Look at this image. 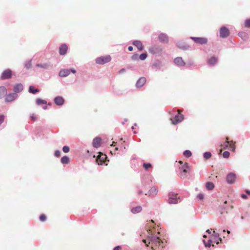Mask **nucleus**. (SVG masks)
Masks as SVG:
<instances>
[{"mask_svg":"<svg viewBox=\"0 0 250 250\" xmlns=\"http://www.w3.org/2000/svg\"><path fill=\"white\" fill-rule=\"evenodd\" d=\"M158 192V188L156 187H153L149 190L148 193H146L145 195H148L149 196H155L157 194Z\"/></svg>","mask_w":250,"mask_h":250,"instance_id":"10","label":"nucleus"},{"mask_svg":"<svg viewBox=\"0 0 250 250\" xmlns=\"http://www.w3.org/2000/svg\"><path fill=\"white\" fill-rule=\"evenodd\" d=\"M111 60L110 56L107 55L104 56H101L97 58L95 61L97 64H104L106 63L109 62Z\"/></svg>","mask_w":250,"mask_h":250,"instance_id":"3","label":"nucleus"},{"mask_svg":"<svg viewBox=\"0 0 250 250\" xmlns=\"http://www.w3.org/2000/svg\"><path fill=\"white\" fill-rule=\"evenodd\" d=\"M146 82V79L145 77H141L140 78L138 81L136 83V86L138 87H141L143 85H144V84Z\"/></svg>","mask_w":250,"mask_h":250,"instance_id":"16","label":"nucleus"},{"mask_svg":"<svg viewBox=\"0 0 250 250\" xmlns=\"http://www.w3.org/2000/svg\"><path fill=\"white\" fill-rule=\"evenodd\" d=\"M235 179L236 175L233 173H229L227 176V181L229 184L233 183L235 182Z\"/></svg>","mask_w":250,"mask_h":250,"instance_id":"9","label":"nucleus"},{"mask_svg":"<svg viewBox=\"0 0 250 250\" xmlns=\"http://www.w3.org/2000/svg\"><path fill=\"white\" fill-rule=\"evenodd\" d=\"M191 152L190 150H187L186 151H184V155L185 157H189L191 156Z\"/></svg>","mask_w":250,"mask_h":250,"instance_id":"32","label":"nucleus"},{"mask_svg":"<svg viewBox=\"0 0 250 250\" xmlns=\"http://www.w3.org/2000/svg\"><path fill=\"white\" fill-rule=\"evenodd\" d=\"M235 142H233L232 141H229V148L231 151H234L235 149Z\"/></svg>","mask_w":250,"mask_h":250,"instance_id":"30","label":"nucleus"},{"mask_svg":"<svg viewBox=\"0 0 250 250\" xmlns=\"http://www.w3.org/2000/svg\"><path fill=\"white\" fill-rule=\"evenodd\" d=\"M190 171V168L186 169H184L183 171H180L179 176L181 179H186L187 177V174L189 173Z\"/></svg>","mask_w":250,"mask_h":250,"instance_id":"14","label":"nucleus"},{"mask_svg":"<svg viewBox=\"0 0 250 250\" xmlns=\"http://www.w3.org/2000/svg\"><path fill=\"white\" fill-rule=\"evenodd\" d=\"M178 47L183 49H186L187 48V46H180L179 45H178Z\"/></svg>","mask_w":250,"mask_h":250,"instance_id":"48","label":"nucleus"},{"mask_svg":"<svg viewBox=\"0 0 250 250\" xmlns=\"http://www.w3.org/2000/svg\"><path fill=\"white\" fill-rule=\"evenodd\" d=\"M206 187L208 190H212L214 188V185L212 182H207L206 184Z\"/></svg>","mask_w":250,"mask_h":250,"instance_id":"25","label":"nucleus"},{"mask_svg":"<svg viewBox=\"0 0 250 250\" xmlns=\"http://www.w3.org/2000/svg\"><path fill=\"white\" fill-rule=\"evenodd\" d=\"M133 45L137 47V48L140 51H142L143 50V46L142 45V43L140 41H135L133 43Z\"/></svg>","mask_w":250,"mask_h":250,"instance_id":"21","label":"nucleus"},{"mask_svg":"<svg viewBox=\"0 0 250 250\" xmlns=\"http://www.w3.org/2000/svg\"><path fill=\"white\" fill-rule=\"evenodd\" d=\"M245 26L247 28H250V19L246 20L245 22Z\"/></svg>","mask_w":250,"mask_h":250,"instance_id":"37","label":"nucleus"},{"mask_svg":"<svg viewBox=\"0 0 250 250\" xmlns=\"http://www.w3.org/2000/svg\"><path fill=\"white\" fill-rule=\"evenodd\" d=\"M12 77V71L10 69L5 70L1 75V79L5 80L11 78Z\"/></svg>","mask_w":250,"mask_h":250,"instance_id":"7","label":"nucleus"},{"mask_svg":"<svg viewBox=\"0 0 250 250\" xmlns=\"http://www.w3.org/2000/svg\"><path fill=\"white\" fill-rule=\"evenodd\" d=\"M241 197L243 198V199H246L247 198V196L245 195V194H242L241 195Z\"/></svg>","mask_w":250,"mask_h":250,"instance_id":"49","label":"nucleus"},{"mask_svg":"<svg viewBox=\"0 0 250 250\" xmlns=\"http://www.w3.org/2000/svg\"><path fill=\"white\" fill-rule=\"evenodd\" d=\"M31 66V62H29V66H27V68H28L30 67Z\"/></svg>","mask_w":250,"mask_h":250,"instance_id":"57","label":"nucleus"},{"mask_svg":"<svg viewBox=\"0 0 250 250\" xmlns=\"http://www.w3.org/2000/svg\"><path fill=\"white\" fill-rule=\"evenodd\" d=\"M159 40L160 42L163 43H167L168 42V39L167 36L164 34H161L159 36Z\"/></svg>","mask_w":250,"mask_h":250,"instance_id":"15","label":"nucleus"},{"mask_svg":"<svg viewBox=\"0 0 250 250\" xmlns=\"http://www.w3.org/2000/svg\"><path fill=\"white\" fill-rule=\"evenodd\" d=\"M115 143L114 142H113L112 144L111 145V146H115Z\"/></svg>","mask_w":250,"mask_h":250,"instance_id":"58","label":"nucleus"},{"mask_svg":"<svg viewBox=\"0 0 250 250\" xmlns=\"http://www.w3.org/2000/svg\"><path fill=\"white\" fill-rule=\"evenodd\" d=\"M191 39L196 43H199L200 44H206L208 42V40L206 38H201V37H191Z\"/></svg>","mask_w":250,"mask_h":250,"instance_id":"5","label":"nucleus"},{"mask_svg":"<svg viewBox=\"0 0 250 250\" xmlns=\"http://www.w3.org/2000/svg\"><path fill=\"white\" fill-rule=\"evenodd\" d=\"M30 118L33 121H36L37 118L35 115V114H32L31 116H30Z\"/></svg>","mask_w":250,"mask_h":250,"instance_id":"44","label":"nucleus"},{"mask_svg":"<svg viewBox=\"0 0 250 250\" xmlns=\"http://www.w3.org/2000/svg\"><path fill=\"white\" fill-rule=\"evenodd\" d=\"M179 163L180 164H183V162L182 161H179Z\"/></svg>","mask_w":250,"mask_h":250,"instance_id":"61","label":"nucleus"},{"mask_svg":"<svg viewBox=\"0 0 250 250\" xmlns=\"http://www.w3.org/2000/svg\"><path fill=\"white\" fill-rule=\"evenodd\" d=\"M37 66L38 67L45 68H47L48 65L47 63H43V64H37Z\"/></svg>","mask_w":250,"mask_h":250,"instance_id":"38","label":"nucleus"},{"mask_svg":"<svg viewBox=\"0 0 250 250\" xmlns=\"http://www.w3.org/2000/svg\"><path fill=\"white\" fill-rule=\"evenodd\" d=\"M241 35H244L245 37L247 36V35L245 33H242L240 34Z\"/></svg>","mask_w":250,"mask_h":250,"instance_id":"56","label":"nucleus"},{"mask_svg":"<svg viewBox=\"0 0 250 250\" xmlns=\"http://www.w3.org/2000/svg\"><path fill=\"white\" fill-rule=\"evenodd\" d=\"M198 198L200 200H203L204 199V195L203 194L200 193L198 195Z\"/></svg>","mask_w":250,"mask_h":250,"instance_id":"46","label":"nucleus"},{"mask_svg":"<svg viewBox=\"0 0 250 250\" xmlns=\"http://www.w3.org/2000/svg\"><path fill=\"white\" fill-rule=\"evenodd\" d=\"M55 155L56 157H60L61 156V152H60V151H59V150L55 151Z\"/></svg>","mask_w":250,"mask_h":250,"instance_id":"45","label":"nucleus"},{"mask_svg":"<svg viewBox=\"0 0 250 250\" xmlns=\"http://www.w3.org/2000/svg\"><path fill=\"white\" fill-rule=\"evenodd\" d=\"M211 154L209 152H206L204 154V157L206 159L210 158L211 157Z\"/></svg>","mask_w":250,"mask_h":250,"instance_id":"33","label":"nucleus"},{"mask_svg":"<svg viewBox=\"0 0 250 250\" xmlns=\"http://www.w3.org/2000/svg\"><path fill=\"white\" fill-rule=\"evenodd\" d=\"M190 168L187 163H185L184 165L179 167V169L181 171H183L184 169H188Z\"/></svg>","mask_w":250,"mask_h":250,"instance_id":"31","label":"nucleus"},{"mask_svg":"<svg viewBox=\"0 0 250 250\" xmlns=\"http://www.w3.org/2000/svg\"><path fill=\"white\" fill-rule=\"evenodd\" d=\"M69 162V158L66 156L62 157L61 159V162L62 164H68Z\"/></svg>","mask_w":250,"mask_h":250,"instance_id":"27","label":"nucleus"},{"mask_svg":"<svg viewBox=\"0 0 250 250\" xmlns=\"http://www.w3.org/2000/svg\"><path fill=\"white\" fill-rule=\"evenodd\" d=\"M142 210V207L140 206L133 208L131 209V212L133 213H137L140 212Z\"/></svg>","mask_w":250,"mask_h":250,"instance_id":"24","label":"nucleus"},{"mask_svg":"<svg viewBox=\"0 0 250 250\" xmlns=\"http://www.w3.org/2000/svg\"><path fill=\"white\" fill-rule=\"evenodd\" d=\"M71 72L73 73H76V70H74V69H71Z\"/></svg>","mask_w":250,"mask_h":250,"instance_id":"54","label":"nucleus"},{"mask_svg":"<svg viewBox=\"0 0 250 250\" xmlns=\"http://www.w3.org/2000/svg\"><path fill=\"white\" fill-rule=\"evenodd\" d=\"M147 56V55L146 53H143L140 55L139 58L141 60H145Z\"/></svg>","mask_w":250,"mask_h":250,"instance_id":"35","label":"nucleus"},{"mask_svg":"<svg viewBox=\"0 0 250 250\" xmlns=\"http://www.w3.org/2000/svg\"><path fill=\"white\" fill-rule=\"evenodd\" d=\"M54 102L56 104L61 105L64 103V99L62 97H57L55 98Z\"/></svg>","mask_w":250,"mask_h":250,"instance_id":"20","label":"nucleus"},{"mask_svg":"<svg viewBox=\"0 0 250 250\" xmlns=\"http://www.w3.org/2000/svg\"><path fill=\"white\" fill-rule=\"evenodd\" d=\"M226 141L224 143V144L222 145V146H223L224 148H226L228 147L229 145V138L227 137L226 138Z\"/></svg>","mask_w":250,"mask_h":250,"instance_id":"34","label":"nucleus"},{"mask_svg":"<svg viewBox=\"0 0 250 250\" xmlns=\"http://www.w3.org/2000/svg\"><path fill=\"white\" fill-rule=\"evenodd\" d=\"M39 90L38 89H35L33 86H30L29 88V92L30 93L35 94L39 92Z\"/></svg>","mask_w":250,"mask_h":250,"instance_id":"29","label":"nucleus"},{"mask_svg":"<svg viewBox=\"0 0 250 250\" xmlns=\"http://www.w3.org/2000/svg\"><path fill=\"white\" fill-rule=\"evenodd\" d=\"M5 96V101L6 102H12L17 97V95L16 93H13L6 95Z\"/></svg>","mask_w":250,"mask_h":250,"instance_id":"11","label":"nucleus"},{"mask_svg":"<svg viewBox=\"0 0 250 250\" xmlns=\"http://www.w3.org/2000/svg\"><path fill=\"white\" fill-rule=\"evenodd\" d=\"M203 237H206L207 236H206L205 235H204L203 236Z\"/></svg>","mask_w":250,"mask_h":250,"instance_id":"64","label":"nucleus"},{"mask_svg":"<svg viewBox=\"0 0 250 250\" xmlns=\"http://www.w3.org/2000/svg\"><path fill=\"white\" fill-rule=\"evenodd\" d=\"M178 114L176 115L173 119H171L172 124L176 125L179 123L182 122L184 120V115L181 114V110L180 109L177 110Z\"/></svg>","mask_w":250,"mask_h":250,"instance_id":"4","label":"nucleus"},{"mask_svg":"<svg viewBox=\"0 0 250 250\" xmlns=\"http://www.w3.org/2000/svg\"><path fill=\"white\" fill-rule=\"evenodd\" d=\"M43 108L44 109H47V106L45 105Z\"/></svg>","mask_w":250,"mask_h":250,"instance_id":"60","label":"nucleus"},{"mask_svg":"<svg viewBox=\"0 0 250 250\" xmlns=\"http://www.w3.org/2000/svg\"><path fill=\"white\" fill-rule=\"evenodd\" d=\"M106 158V155L100 153L96 159V161L98 165H102L105 163Z\"/></svg>","mask_w":250,"mask_h":250,"instance_id":"6","label":"nucleus"},{"mask_svg":"<svg viewBox=\"0 0 250 250\" xmlns=\"http://www.w3.org/2000/svg\"><path fill=\"white\" fill-rule=\"evenodd\" d=\"M125 72V69L123 68V69H121V70H120V71H119V73H123V72Z\"/></svg>","mask_w":250,"mask_h":250,"instance_id":"52","label":"nucleus"},{"mask_svg":"<svg viewBox=\"0 0 250 250\" xmlns=\"http://www.w3.org/2000/svg\"><path fill=\"white\" fill-rule=\"evenodd\" d=\"M149 51L152 54H157L162 51V48L159 46H155L150 48Z\"/></svg>","mask_w":250,"mask_h":250,"instance_id":"12","label":"nucleus"},{"mask_svg":"<svg viewBox=\"0 0 250 250\" xmlns=\"http://www.w3.org/2000/svg\"><path fill=\"white\" fill-rule=\"evenodd\" d=\"M137 57H138L137 55H133L132 56V59L133 60H135V59H136L137 58Z\"/></svg>","mask_w":250,"mask_h":250,"instance_id":"51","label":"nucleus"},{"mask_svg":"<svg viewBox=\"0 0 250 250\" xmlns=\"http://www.w3.org/2000/svg\"><path fill=\"white\" fill-rule=\"evenodd\" d=\"M118 149V147H116V148H115V150H117Z\"/></svg>","mask_w":250,"mask_h":250,"instance_id":"62","label":"nucleus"},{"mask_svg":"<svg viewBox=\"0 0 250 250\" xmlns=\"http://www.w3.org/2000/svg\"><path fill=\"white\" fill-rule=\"evenodd\" d=\"M223 156L225 158H228L229 156V151H225L223 153Z\"/></svg>","mask_w":250,"mask_h":250,"instance_id":"39","label":"nucleus"},{"mask_svg":"<svg viewBox=\"0 0 250 250\" xmlns=\"http://www.w3.org/2000/svg\"><path fill=\"white\" fill-rule=\"evenodd\" d=\"M41 221L44 222L46 220V216L44 214H42L40 216Z\"/></svg>","mask_w":250,"mask_h":250,"instance_id":"36","label":"nucleus"},{"mask_svg":"<svg viewBox=\"0 0 250 250\" xmlns=\"http://www.w3.org/2000/svg\"><path fill=\"white\" fill-rule=\"evenodd\" d=\"M122 250V248L120 246H117L115 248H114V249H113V250Z\"/></svg>","mask_w":250,"mask_h":250,"instance_id":"47","label":"nucleus"},{"mask_svg":"<svg viewBox=\"0 0 250 250\" xmlns=\"http://www.w3.org/2000/svg\"><path fill=\"white\" fill-rule=\"evenodd\" d=\"M246 193H247L248 194L250 195V190H246Z\"/></svg>","mask_w":250,"mask_h":250,"instance_id":"55","label":"nucleus"},{"mask_svg":"<svg viewBox=\"0 0 250 250\" xmlns=\"http://www.w3.org/2000/svg\"><path fill=\"white\" fill-rule=\"evenodd\" d=\"M128 49L129 51H132L133 50V47L131 46H129Z\"/></svg>","mask_w":250,"mask_h":250,"instance_id":"50","label":"nucleus"},{"mask_svg":"<svg viewBox=\"0 0 250 250\" xmlns=\"http://www.w3.org/2000/svg\"><path fill=\"white\" fill-rule=\"evenodd\" d=\"M174 62L179 66H184L185 62L181 57H177L174 59Z\"/></svg>","mask_w":250,"mask_h":250,"instance_id":"18","label":"nucleus"},{"mask_svg":"<svg viewBox=\"0 0 250 250\" xmlns=\"http://www.w3.org/2000/svg\"><path fill=\"white\" fill-rule=\"evenodd\" d=\"M229 35V30L226 27H222L220 30V35L222 38H226Z\"/></svg>","mask_w":250,"mask_h":250,"instance_id":"8","label":"nucleus"},{"mask_svg":"<svg viewBox=\"0 0 250 250\" xmlns=\"http://www.w3.org/2000/svg\"><path fill=\"white\" fill-rule=\"evenodd\" d=\"M168 197L167 202L170 204H176L181 201L180 197L178 194L173 192H170L168 193Z\"/></svg>","mask_w":250,"mask_h":250,"instance_id":"2","label":"nucleus"},{"mask_svg":"<svg viewBox=\"0 0 250 250\" xmlns=\"http://www.w3.org/2000/svg\"><path fill=\"white\" fill-rule=\"evenodd\" d=\"M144 167L146 169V170H147L148 168H150L151 167V165L150 164L147 163H144L143 165Z\"/></svg>","mask_w":250,"mask_h":250,"instance_id":"40","label":"nucleus"},{"mask_svg":"<svg viewBox=\"0 0 250 250\" xmlns=\"http://www.w3.org/2000/svg\"><path fill=\"white\" fill-rule=\"evenodd\" d=\"M217 59L215 57H211L208 61V64L209 65H214L217 62Z\"/></svg>","mask_w":250,"mask_h":250,"instance_id":"26","label":"nucleus"},{"mask_svg":"<svg viewBox=\"0 0 250 250\" xmlns=\"http://www.w3.org/2000/svg\"><path fill=\"white\" fill-rule=\"evenodd\" d=\"M142 193H143V191L142 190H140L138 191V194L139 195H141Z\"/></svg>","mask_w":250,"mask_h":250,"instance_id":"53","label":"nucleus"},{"mask_svg":"<svg viewBox=\"0 0 250 250\" xmlns=\"http://www.w3.org/2000/svg\"><path fill=\"white\" fill-rule=\"evenodd\" d=\"M227 232H228V233H230V231H229V230H228V231H227Z\"/></svg>","mask_w":250,"mask_h":250,"instance_id":"63","label":"nucleus"},{"mask_svg":"<svg viewBox=\"0 0 250 250\" xmlns=\"http://www.w3.org/2000/svg\"><path fill=\"white\" fill-rule=\"evenodd\" d=\"M36 103L38 105L46 104H47V102L41 99H37L36 100Z\"/></svg>","mask_w":250,"mask_h":250,"instance_id":"28","label":"nucleus"},{"mask_svg":"<svg viewBox=\"0 0 250 250\" xmlns=\"http://www.w3.org/2000/svg\"><path fill=\"white\" fill-rule=\"evenodd\" d=\"M207 232H208V233H211V231L209 229H208L207 230Z\"/></svg>","mask_w":250,"mask_h":250,"instance_id":"59","label":"nucleus"},{"mask_svg":"<svg viewBox=\"0 0 250 250\" xmlns=\"http://www.w3.org/2000/svg\"><path fill=\"white\" fill-rule=\"evenodd\" d=\"M7 89L4 86H0V99L2 98L7 94Z\"/></svg>","mask_w":250,"mask_h":250,"instance_id":"22","label":"nucleus"},{"mask_svg":"<svg viewBox=\"0 0 250 250\" xmlns=\"http://www.w3.org/2000/svg\"><path fill=\"white\" fill-rule=\"evenodd\" d=\"M160 233L150 234L146 239H143V242L147 247H150L152 250H160L165 247V243L162 241L158 236Z\"/></svg>","mask_w":250,"mask_h":250,"instance_id":"1","label":"nucleus"},{"mask_svg":"<svg viewBox=\"0 0 250 250\" xmlns=\"http://www.w3.org/2000/svg\"><path fill=\"white\" fill-rule=\"evenodd\" d=\"M68 50V47L65 44H62L59 48V53L61 55H65Z\"/></svg>","mask_w":250,"mask_h":250,"instance_id":"13","label":"nucleus"},{"mask_svg":"<svg viewBox=\"0 0 250 250\" xmlns=\"http://www.w3.org/2000/svg\"><path fill=\"white\" fill-rule=\"evenodd\" d=\"M70 70L68 69L61 70L59 73V75L61 77H66L70 74Z\"/></svg>","mask_w":250,"mask_h":250,"instance_id":"23","label":"nucleus"},{"mask_svg":"<svg viewBox=\"0 0 250 250\" xmlns=\"http://www.w3.org/2000/svg\"><path fill=\"white\" fill-rule=\"evenodd\" d=\"M5 116L3 115H0V125H1L4 121Z\"/></svg>","mask_w":250,"mask_h":250,"instance_id":"43","label":"nucleus"},{"mask_svg":"<svg viewBox=\"0 0 250 250\" xmlns=\"http://www.w3.org/2000/svg\"><path fill=\"white\" fill-rule=\"evenodd\" d=\"M101 139L100 138H96L93 141V146L94 147L98 148L101 146Z\"/></svg>","mask_w":250,"mask_h":250,"instance_id":"17","label":"nucleus"},{"mask_svg":"<svg viewBox=\"0 0 250 250\" xmlns=\"http://www.w3.org/2000/svg\"><path fill=\"white\" fill-rule=\"evenodd\" d=\"M22 89H23V85L21 83L16 84L14 86V89H13L14 92L16 93L20 92L22 90Z\"/></svg>","mask_w":250,"mask_h":250,"instance_id":"19","label":"nucleus"},{"mask_svg":"<svg viewBox=\"0 0 250 250\" xmlns=\"http://www.w3.org/2000/svg\"><path fill=\"white\" fill-rule=\"evenodd\" d=\"M203 242L204 243L205 245V246H206V247H209L211 246V245L212 241H211V240H209L208 241V244H207V243H206L205 241L204 240H203Z\"/></svg>","mask_w":250,"mask_h":250,"instance_id":"42","label":"nucleus"},{"mask_svg":"<svg viewBox=\"0 0 250 250\" xmlns=\"http://www.w3.org/2000/svg\"><path fill=\"white\" fill-rule=\"evenodd\" d=\"M62 150L65 153H67L69 151V147L68 146H64L62 148Z\"/></svg>","mask_w":250,"mask_h":250,"instance_id":"41","label":"nucleus"}]
</instances>
